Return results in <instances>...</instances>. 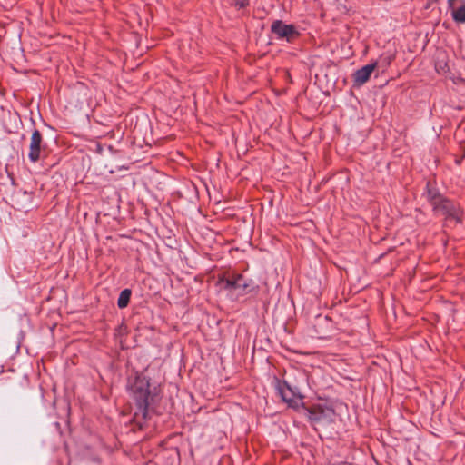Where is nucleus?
<instances>
[{"instance_id":"obj_1","label":"nucleus","mask_w":465,"mask_h":465,"mask_svg":"<svg viewBox=\"0 0 465 465\" xmlns=\"http://www.w3.org/2000/svg\"><path fill=\"white\" fill-rule=\"evenodd\" d=\"M127 391L137 407L134 417L146 420L149 408L159 400L157 388L151 389L148 378L143 374H135L128 378Z\"/></svg>"},{"instance_id":"obj_2","label":"nucleus","mask_w":465,"mask_h":465,"mask_svg":"<svg viewBox=\"0 0 465 465\" xmlns=\"http://www.w3.org/2000/svg\"><path fill=\"white\" fill-rule=\"evenodd\" d=\"M427 200L436 215H443L446 221H454L457 223L462 222L463 212L460 205L443 196L430 183H427Z\"/></svg>"},{"instance_id":"obj_3","label":"nucleus","mask_w":465,"mask_h":465,"mask_svg":"<svg viewBox=\"0 0 465 465\" xmlns=\"http://www.w3.org/2000/svg\"><path fill=\"white\" fill-rule=\"evenodd\" d=\"M221 288L229 292H237L239 295H244L251 292L253 289L252 280H247L240 273H228L219 278L218 281Z\"/></svg>"},{"instance_id":"obj_4","label":"nucleus","mask_w":465,"mask_h":465,"mask_svg":"<svg viewBox=\"0 0 465 465\" xmlns=\"http://www.w3.org/2000/svg\"><path fill=\"white\" fill-rule=\"evenodd\" d=\"M271 32L275 39L285 40L288 43L294 42L300 36V33L295 25L285 24L282 20L272 22Z\"/></svg>"},{"instance_id":"obj_5","label":"nucleus","mask_w":465,"mask_h":465,"mask_svg":"<svg viewBox=\"0 0 465 465\" xmlns=\"http://www.w3.org/2000/svg\"><path fill=\"white\" fill-rule=\"evenodd\" d=\"M45 150L43 144V135L37 129L34 130L29 145L28 158L30 162L36 163L41 159L42 153Z\"/></svg>"},{"instance_id":"obj_6","label":"nucleus","mask_w":465,"mask_h":465,"mask_svg":"<svg viewBox=\"0 0 465 465\" xmlns=\"http://www.w3.org/2000/svg\"><path fill=\"white\" fill-rule=\"evenodd\" d=\"M377 67V63H371L364 65L361 69L357 70L353 75V82L355 85L364 84L371 77V74Z\"/></svg>"},{"instance_id":"obj_7","label":"nucleus","mask_w":465,"mask_h":465,"mask_svg":"<svg viewBox=\"0 0 465 465\" xmlns=\"http://www.w3.org/2000/svg\"><path fill=\"white\" fill-rule=\"evenodd\" d=\"M448 6L451 10V16L455 22L465 23L464 0H448Z\"/></svg>"},{"instance_id":"obj_8","label":"nucleus","mask_w":465,"mask_h":465,"mask_svg":"<svg viewBox=\"0 0 465 465\" xmlns=\"http://www.w3.org/2000/svg\"><path fill=\"white\" fill-rule=\"evenodd\" d=\"M331 412L330 409L324 410L321 406H314L309 410V419L311 421L318 423L327 418Z\"/></svg>"},{"instance_id":"obj_9","label":"nucleus","mask_w":465,"mask_h":465,"mask_svg":"<svg viewBox=\"0 0 465 465\" xmlns=\"http://www.w3.org/2000/svg\"><path fill=\"white\" fill-rule=\"evenodd\" d=\"M278 391L282 401L290 402L292 397L296 395V392L290 387L286 381L278 383Z\"/></svg>"},{"instance_id":"obj_10","label":"nucleus","mask_w":465,"mask_h":465,"mask_svg":"<svg viewBox=\"0 0 465 465\" xmlns=\"http://www.w3.org/2000/svg\"><path fill=\"white\" fill-rule=\"evenodd\" d=\"M131 294H132V292H131V290H129V289H124L120 292L118 301H117V305L120 309H124L128 305V303L130 302Z\"/></svg>"},{"instance_id":"obj_11","label":"nucleus","mask_w":465,"mask_h":465,"mask_svg":"<svg viewBox=\"0 0 465 465\" xmlns=\"http://www.w3.org/2000/svg\"><path fill=\"white\" fill-rule=\"evenodd\" d=\"M249 4V0H232V5L238 9L245 8Z\"/></svg>"},{"instance_id":"obj_12","label":"nucleus","mask_w":465,"mask_h":465,"mask_svg":"<svg viewBox=\"0 0 465 465\" xmlns=\"http://www.w3.org/2000/svg\"><path fill=\"white\" fill-rule=\"evenodd\" d=\"M430 3H437L439 0H428Z\"/></svg>"}]
</instances>
